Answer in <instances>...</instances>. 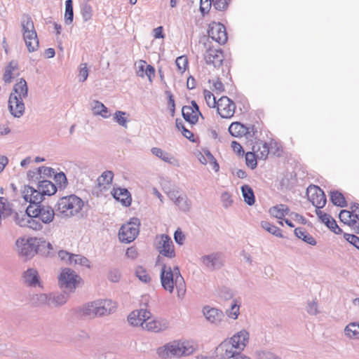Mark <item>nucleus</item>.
Here are the masks:
<instances>
[{
	"label": "nucleus",
	"mask_w": 359,
	"mask_h": 359,
	"mask_svg": "<svg viewBox=\"0 0 359 359\" xmlns=\"http://www.w3.org/2000/svg\"><path fill=\"white\" fill-rule=\"evenodd\" d=\"M160 278L161 285L165 291L172 293L175 288L178 299H182L184 297L187 292L186 283L178 266L172 269L170 266L163 264Z\"/></svg>",
	"instance_id": "nucleus-1"
},
{
	"label": "nucleus",
	"mask_w": 359,
	"mask_h": 359,
	"mask_svg": "<svg viewBox=\"0 0 359 359\" xmlns=\"http://www.w3.org/2000/svg\"><path fill=\"white\" fill-rule=\"evenodd\" d=\"M196 348V346L193 341L175 340L158 347L156 353L161 359H170L189 355Z\"/></svg>",
	"instance_id": "nucleus-2"
},
{
	"label": "nucleus",
	"mask_w": 359,
	"mask_h": 359,
	"mask_svg": "<svg viewBox=\"0 0 359 359\" xmlns=\"http://www.w3.org/2000/svg\"><path fill=\"white\" fill-rule=\"evenodd\" d=\"M28 95V87L26 81L20 79L13 86L8 99V109L15 118H20L25 110L24 99Z\"/></svg>",
	"instance_id": "nucleus-3"
},
{
	"label": "nucleus",
	"mask_w": 359,
	"mask_h": 359,
	"mask_svg": "<svg viewBox=\"0 0 359 359\" xmlns=\"http://www.w3.org/2000/svg\"><path fill=\"white\" fill-rule=\"evenodd\" d=\"M57 191L56 186L49 180L40 181L37 189L29 185H25L21 190L22 196L25 201L41 203L44 196H52Z\"/></svg>",
	"instance_id": "nucleus-4"
},
{
	"label": "nucleus",
	"mask_w": 359,
	"mask_h": 359,
	"mask_svg": "<svg viewBox=\"0 0 359 359\" xmlns=\"http://www.w3.org/2000/svg\"><path fill=\"white\" fill-rule=\"evenodd\" d=\"M116 306V303L111 299H98L84 304L79 309V313L90 318L100 317L114 312Z\"/></svg>",
	"instance_id": "nucleus-5"
},
{
	"label": "nucleus",
	"mask_w": 359,
	"mask_h": 359,
	"mask_svg": "<svg viewBox=\"0 0 359 359\" xmlns=\"http://www.w3.org/2000/svg\"><path fill=\"white\" fill-rule=\"evenodd\" d=\"M83 205L82 199L74 194L62 197L56 205L57 215L61 218L74 217L81 211Z\"/></svg>",
	"instance_id": "nucleus-6"
},
{
	"label": "nucleus",
	"mask_w": 359,
	"mask_h": 359,
	"mask_svg": "<svg viewBox=\"0 0 359 359\" xmlns=\"http://www.w3.org/2000/svg\"><path fill=\"white\" fill-rule=\"evenodd\" d=\"M21 27L23 39L28 51L29 53L36 51L39 48V41L31 17L24 15L21 21Z\"/></svg>",
	"instance_id": "nucleus-7"
},
{
	"label": "nucleus",
	"mask_w": 359,
	"mask_h": 359,
	"mask_svg": "<svg viewBox=\"0 0 359 359\" xmlns=\"http://www.w3.org/2000/svg\"><path fill=\"white\" fill-rule=\"evenodd\" d=\"M16 251L20 257L25 259H30L37 254L39 242L36 238L21 237L15 242Z\"/></svg>",
	"instance_id": "nucleus-8"
},
{
	"label": "nucleus",
	"mask_w": 359,
	"mask_h": 359,
	"mask_svg": "<svg viewBox=\"0 0 359 359\" xmlns=\"http://www.w3.org/2000/svg\"><path fill=\"white\" fill-rule=\"evenodd\" d=\"M27 212L34 217H37L42 223L48 224L55 217V211L49 205H42L41 203L28 201Z\"/></svg>",
	"instance_id": "nucleus-9"
},
{
	"label": "nucleus",
	"mask_w": 359,
	"mask_h": 359,
	"mask_svg": "<svg viewBox=\"0 0 359 359\" xmlns=\"http://www.w3.org/2000/svg\"><path fill=\"white\" fill-rule=\"evenodd\" d=\"M140 219L133 217L128 222L124 224L120 228L118 237L122 243H129L133 242L140 232Z\"/></svg>",
	"instance_id": "nucleus-10"
},
{
	"label": "nucleus",
	"mask_w": 359,
	"mask_h": 359,
	"mask_svg": "<svg viewBox=\"0 0 359 359\" xmlns=\"http://www.w3.org/2000/svg\"><path fill=\"white\" fill-rule=\"evenodd\" d=\"M80 277L76 272L69 268L63 269L58 276V284L65 292H73L77 285Z\"/></svg>",
	"instance_id": "nucleus-11"
},
{
	"label": "nucleus",
	"mask_w": 359,
	"mask_h": 359,
	"mask_svg": "<svg viewBox=\"0 0 359 359\" xmlns=\"http://www.w3.org/2000/svg\"><path fill=\"white\" fill-rule=\"evenodd\" d=\"M201 265L207 270L219 269L224 265L223 256L219 252H212L200 258Z\"/></svg>",
	"instance_id": "nucleus-12"
},
{
	"label": "nucleus",
	"mask_w": 359,
	"mask_h": 359,
	"mask_svg": "<svg viewBox=\"0 0 359 359\" xmlns=\"http://www.w3.org/2000/svg\"><path fill=\"white\" fill-rule=\"evenodd\" d=\"M156 248L158 252L168 258H173L175 256L173 243L168 235L162 234L156 238Z\"/></svg>",
	"instance_id": "nucleus-13"
},
{
	"label": "nucleus",
	"mask_w": 359,
	"mask_h": 359,
	"mask_svg": "<svg viewBox=\"0 0 359 359\" xmlns=\"http://www.w3.org/2000/svg\"><path fill=\"white\" fill-rule=\"evenodd\" d=\"M308 199L316 208H323L326 204V196L324 191L318 186L310 185L306 190Z\"/></svg>",
	"instance_id": "nucleus-14"
},
{
	"label": "nucleus",
	"mask_w": 359,
	"mask_h": 359,
	"mask_svg": "<svg viewBox=\"0 0 359 359\" xmlns=\"http://www.w3.org/2000/svg\"><path fill=\"white\" fill-rule=\"evenodd\" d=\"M208 36L219 44H224L228 39L225 27L220 22H212L209 25Z\"/></svg>",
	"instance_id": "nucleus-15"
},
{
	"label": "nucleus",
	"mask_w": 359,
	"mask_h": 359,
	"mask_svg": "<svg viewBox=\"0 0 359 359\" xmlns=\"http://www.w3.org/2000/svg\"><path fill=\"white\" fill-rule=\"evenodd\" d=\"M229 133L236 137L245 136L247 139L255 137L257 133L254 126H246L239 122H233L229 127Z\"/></svg>",
	"instance_id": "nucleus-16"
},
{
	"label": "nucleus",
	"mask_w": 359,
	"mask_h": 359,
	"mask_svg": "<svg viewBox=\"0 0 359 359\" xmlns=\"http://www.w3.org/2000/svg\"><path fill=\"white\" fill-rule=\"evenodd\" d=\"M217 108L222 118H230L235 113L236 105L228 97L222 96L217 101Z\"/></svg>",
	"instance_id": "nucleus-17"
},
{
	"label": "nucleus",
	"mask_w": 359,
	"mask_h": 359,
	"mask_svg": "<svg viewBox=\"0 0 359 359\" xmlns=\"http://www.w3.org/2000/svg\"><path fill=\"white\" fill-rule=\"evenodd\" d=\"M217 352L222 359H236L241 353L238 351L233 343L228 338L224 340L217 348Z\"/></svg>",
	"instance_id": "nucleus-18"
},
{
	"label": "nucleus",
	"mask_w": 359,
	"mask_h": 359,
	"mask_svg": "<svg viewBox=\"0 0 359 359\" xmlns=\"http://www.w3.org/2000/svg\"><path fill=\"white\" fill-rule=\"evenodd\" d=\"M151 316V313L146 309H140L132 311L128 317V323L133 326H141L145 325L147 320Z\"/></svg>",
	"instance_id": "nucleus-19"
},
{
	"label": "nucleus",
	"mask_w": 359,
	"mask_h": 359,
	"mask_svg": "<svg viewBox=\"0 0 359 359\" xmlns=\"http://www.w3.org/2000/svg\"><path fill=\"white\" fill-rule=\"evenodd\" d=\"M170 326V323L165 318H151V316L147 320L146 323L143 325V329L154 332H159L167 330Z\"/></svg>",
	"instance_id": "nucleus-20"
},
{
	"label": "nucleus",
	"mask_w": 359,
	"mask_h": 359,
	"mask_svg": "<svg viewBox=\"0 0 359 359\" xmlns=\"http://www.w3.org/2000/svg\"><path fill=\"white\" fill-rule=\"evenodd\" d=\"M229 339L233 343L237 351L242 353V351L249 343L250 334L246 330L243 329L236 332Z\"/></svg>",
	"instance_id": "nucleus-21"
},
{
	"label": "nucleus",
	"mask_w": 359,
	"mask_h": 359,
	"mask_svg": "<svg viewBox=\"0 0 359 359\" xmlns=\"http://www.w3.org/2000/svg\"><path fill=\"white\" fill-rule=\"evenodd\" d=\"M23 282L29 287H41V278L38 271L34 268H29L25 271L22 276Z\"/></svg>",
	"instance_id": "nucleus-22"
},
{
	"label": "nucleus",
	"mask_w": 359,
	"mask_h": 359,
	"mask_svg": "<svg viewBox=\"0 0 359 359\" xmlns=\"http://www.w3.org/2000/svg\"><path fill=\"white\" fill-rule=\"evenodd\" d=\"M204 59L208 65H212L217 67L222 65L224 55L221 50L209 48L204 55Z\"/></svg>",
	"instance_id": "nucleus-23"
},
{
	"label": "nucleus",
	"mask_w": 359,
	"mask_h": 359,
	"mask_svg": "<svg viewBox=\"0 0 359 359\" xmlns=\"http://www.w3.org/2000/svg\"><path fill=\"white\" fill-rule=\"evenodd\" d=\"M316 214L320 221L334 233L336 234H340L342 233L341 229L339 227L336 221L329 214L324 213L320 210H316Z\"/></svg>",
	"instance_id": "nucleus-24"
},
{
	"label": "nucleus",
	"mask_w": 359,
	"mask_h": 359,
	"mask_svg": "<svg viewBox=\"0 0 359 359\" xmlns=\"http://www.w3.org/2000/svg\"><path fill=\"white\" fill-rule=\"evenodd\" d=\"M151 152L154 156H156L165 163H168L174 166L180 165L178 160L176 159L174 156L159 147H152L151 149Z\"/></svg>",
	"instance_id": "nucleus-25"
},
{
	"label": "nucleus",
	"mask_w": 359,
	"mask_h": 359,
	"mask_svg": "<svg viewBox=\"0 0 359 359\" xmlns=\"http://www.w3.org/2000/svg\"><path fill=\"white\" fill-rule=\"evenodd\" d=\"M203 315L207 320L211 323L217 324L222 320L223 312L216 308L205 306L203 310Z\"/></svg>",
	"instance_id": "nucleus-26"
},
{
	"label": "nucleus",
	"mask_w": 359,
	"mask_h": 359,
	"mask_svg": "<svg viewBox=\"0 0 359 359\" xmlns=\"http://www.w3.org/2000/svg\"><path fill=\"white\" fill-rule=\"evenodd\" d=\"M114 198L123 205L128 207L131 204L132 198L130 192L123 188L114 189L112 191Z\"/></svg>",
	"instance_id": "nucleus-27"
},
{
	"label": "nucleus",
	"mask_w": 359,
	"mask_h": 359,
	"mask_svg": "<svg viewBox=\"0 0 359 359\" xmlns=\"http://www.w3.org/2000/svg\"><path fill=\"white\" fill-rule=\"evenodd\" d=\"M339 217L341 222L349 226L355 233H359V226H357L358 223L355 221L351 210H341Z\"/></svg>",
	"instance_id": "nucleus-28"
},
{
	"label": "nucleus",
	"mask_w": 359,
	"mask_h": 359,
	"mask_svg": "<svg viewBox=\"0 0 359 359\" xmlns=\"http://www.w3.org/2000/svg\"><path fill=\"white\" fill-rule=\"evenodd\" d=\"M252 150L256 154L259 159H266L269 154V146L266 142L262 140L255 141L252 145Z\"/></svg>",
	"instance_id": "nucleus-29"
},
{
	"label": "nucleus",
	"mask_w": 359,
	"mask_h": 359,
	"mask_svg": "<svg viewBox=\"0 0 359 359\" xmlns=\"http://www.w3.org/2000/svg\"><path fill=\"white\" fill-rule=\"evenodd\" d=\"M183 118L191 124H195L198 120V115H201L199 110H194V107L184 106L182 109Z\"/></svg>",
	"instance_id": "nucleus-30"
},
{
	"label": "nucleus",
	"mask_w": 359,
	"mask_h": 359,
	"mask_svg": "<svg viewBox=\"0 0 359 359\" xmlns=\"http://www.w3.org/2000/svg\"><path fill=\"white\" fill-rule=\"evenodd\" d=\"M91 109L94 115L100 116L104 118H108L111 116L108 108L98 100H93L91 102Z\"/></svg>",
	"instance_id": "nucleus-31"
},
{
	"label": "nucleus",
	"mask_w": 359,
	"mask_h": 359,
	"mask_svg": "<svg viewBox=\"0 0 359 359\" xmlns=\"http://www.w3.org/2000/svg\"><path fill=\"white\" fill-rule=\"evenodd\" d=\"M344 334L350 339L359 340V323L352 322L348 323L344 328Z\"/></svg>",
	"instance_id": "nucleus-32"
},
{
	"label": "nucleus",
	"mask_w": 359,
	"mask_h": 359,
	"mask_svg": "<svg viewBox=\"0 0 359 359\" xmlns=\"http://www.w3.org/2000/svg\"><path fill=\"white\" fill-rule=\"evenodd\" d=\"M294 234L298 238L302 239L305 243L311 245H316V239L310 233H309L304 228H296L294 229Z\"/></svg>",
	"instance_id": "nucleus-33"
},
{
	"label": "nucleus",
	"mask_w": 359,
	"mask_h": 359,
	"mask_svg": "<svg viewBox=\"0 0 359 359\" xmlns=\"http://www.w3.org/2000/svg\"><path fill=\"white\" fill-rule=\"evenodd\" d=\"M289 211L288 207L284 204L273 206L269 210L270 214L278 219H283L288 214Z\"/></svg>",
	"instance_id": "nucleus-34"
},
{
	"label": "nucleus",
	"mask_w": 359,
	"mask_h": 359,
	"mask_svg": "<svg viewBox=\"0 0 359 359\" xmlns=\"http://www.w3.org/2000/svg\"><path fill=\"white\" fill-rule=\"evenodd\" d=\"M68 299V296L66 294L50 293V306L57 307L64 305Z\"/></svg>",
	"instance_id": "nucleus-35"
},
{
	"label": "nucleus",
	"mask_w": 359,
	"mask_h": 359,
	"mask_svg": "<svg viewBox=\"0 0 359 359\" xmlns=\"http://www.w3.org/2000/svg\"><path fill=\"white\" fill-rule=\"evenodd\" d=\"M241 191L244 201L248 205H254L255 198L252 189L249 185L245 184L241 187Z\"/></svg>",
	"instance_id": "nucleus-36"
},
{
	"label": "nucleus",
	"mask_w": 359,
	"mask_h": 359,
	"mask_svg": "<svg viewBox=\"0 0 359 359\" xmlns=\"http://www.w3.org/2000/svg\"><path fill=\"white\" fill-rule=\"evenodd\" d=\"M18 63L17 61L12 60L6 66L4 74V81L5 83H11L13 77V72L18 70Z\"/></svg>",
	"instance_id": "nucleus-37"
},
{
	"label": "nucleus",
	"mask_w": 359,
	"mask_h": 359,
	"mask_svg": "<svg viewBox=\"0 0 359 359\" xmlns=\"http://www.w3.org/2000/svg\"><path fill=\"white\" fill-rule=\"evenodd\" d=\"M175 204L180 210L184 212H189L191 208V201L186 195L181 196L178 198Z\"/></svg>",
	"instance_id": "nucleus-38"
},
{
	"label": "nucleus",
	"mask_w": 359,
	"mask_h": 359,
	"mask_svg": "<svg viewBox=\"0 0 359 359\" xmlns=\"http://www.w3.org/2000/svg\"><path fill=\"white\" fill-rule=\"evenodd\" d=\"M330 200L335 205L339 207H346L347 205L344 195L338 191H330Z\"/></svg>",
	"instance_id": "nucleus-39"
},
{
	"label": "nucleus",
	"mask_w": 359,
	"mask_h": 359,
	"mask_svg": "<svg viewBox=\"0 0 359 359\" xmlns=\"http://www.w3.org/2000/svg\"><path fill=\"white\" fill-rule=\"evenodd\" d=\"M12 208L8 200L4 197H0V226H1L2 217H6L11 213Z\"/></svg>",
	"instance_id": "nucleus-40"
},
{
	"label": "nucleus",
	"mask_w": 359,
	"mask_h": 359,
	"mask_svg": "<svg viewBox=\"0 0 359 359\" xmlns=\"http://www.w3.org/2000/svg\"><path fill=\"white\" fill-rule=\"evenodd\" d=\"M261 226L265 229L269 233L276 236L278 238H283V236L282 234V231L276 226L273 225V224L267 222V221H262L261 222Z\"/></svg>",
	"instance_id": "nucleus-41"
},
{
	"label": "nucleus",
	"mask_w": 359,
	"mask_h": 359,
	"mask_svg": "<svg viewBox=\"0 0 359 359\" xmlns=\"http://www.w3.org/2000/svg\"><path fill=\"white\" fill-rule=\"evenodd\" d=\"M239 313L240 305L238 304L237 300L233 299L231 302L230 308L226 309V314L229 318L236 320L238 318Z\"/></svg>",
	"instance_id": "nucleus-42"
},
{
	"label": "nucleus",
	"mask_w": 359,
	"mask_h": 359,
	"mask_svg": "<svg viewBox=\"0 0 359 359\" xmlns=\"http://www.w3.org/2000/svg\"><path fill=\"white\" fill-rule=\"evenodd\" d=\"M114 120L121 126L126 128L128 127V118L127 114L123 111H116L114 114Z\"/></svg>",
	"instance_id": "nucleus-43"
},
{
	"label": "nucleus",
	"mask_w": 359,
	"mask_h": 359,
	"mask_svg": "<svg viewBox=\"0 0 359 359\" xmlns=\"http://www.w3.org/2000/svg\"><path fill=\"white\" fill-rule=\"evenodd\" d=\"M176 127L179 130H181L182 135L184 137H185L187 139L190 140L191 142H194V135L193 133L188 129H187L184 125L183 121L180 119L177 118L175 121Z\"/></svg>",
	"instance_id": "nucleus-44"
},
{
	"label": "nucleus",
	"mask_w": 359,
	"mask_h": 359,
	"mask_svg": "<svg viewBox=\"0 0 359 359\" xmlns=\"http://www.w3.org/2000/svg\"><path fill=\"white\" fill-rule=\"evenodd\" d=\"M74 11L72 6V0H67L65 1V21L67 24L69 25L73 22Z\"/></svg>",
	"instance_id": "nucleus-45"
},
{
	"label": "nucleus",
	"mask_w": 359,
	"mask_h": 359,
	"mask_svg": "<svg viewBox=\"0 0 359 359\" xmlns=\"http://www.w3.org/2000/svg\"><path fill=\"white\" fill-rule=\"evenodd\" d=\"M33 300L37 306H50V294L41 293L36 294Z\"/></svg>",
	"instance_id": "nucleus-46"
},
{
	"label": "nucleus",
	"mask_w": 359,
	"mask_h": 359,
	"mask_svg": "<svg viewBox=\"0 0 359 359\" xmlns=\"http://www.w3.org/2000/svg\"><path fill=\"white\" fill-rule=\"evenodd\" d=\"M135 275L142 283H149L151 281V277L149 273L144 267L141 266H139L136 268Z\"/></svg>",
	"instance_id": "nucleus-47"
},
{
	"label": "nucleus",
	"mask_w": 359,
	"mask_h": 359,
	"mask_svg": "<svg viewBox=\"0 0 359 359\" xmlns=\"http://www.w3.org/2000/svg\"><path fill=\"white\" fill-rule=\"evenodd\" d=\"M29 220V215L27 212V208L25 212L15 213V223L22 227H27Z\"/></svg>",
	"instance_id": "nucleus-48"
},
{
	"label": "nucleus",
	"mask_w": 359,
	"mask_h": 359,
	"mask_svg": "<svg viewBox=\"0 0 359 359\" xmlns=\"http://www.w3.org/2000/svg\"><path fill=\"white\" fill-rule=\"evenodd\" d=\"M81 13L84 22H88L92 18L93 8L87 2L83 3L81 7Z\"/></svg>",
	"instance_id": "nucleus-49"
},
{
	"label": "nucleus",
	"mask_w": 359,
	"mask_h": 359,
	"mask_svg": "<svg viewBox=\"0 0 359 359\" xmlns=\"http://www.w3.org/2000/svg\"><path fill=\"white\" fill-rule=\"evenodd\" d=\"M77 264L87 268L90 267V262L86 257L81 255L74 254V258L72 259V265Z\"/></svg>",
	"instance_id": "nucleus-50"
},
{
	"label": "nucleus",
	"mask_w": 359,
	"mask_h": 359,
	"mask_svg": "<svg viewBox=\"0 0 359 359\" xmlns=\"http://www.w3.org/2000/svg\"><path fill=\"white\" fill-rule=\"evenodd\" d=\"M257 359H281L278 355L266 350H258L255 352Z\"/></svg>",
	"instance_id": "nucleus-51"
},
{
	"label": "nucleus",
	"mask_w": 359,
	"mask_h": 359,
	"mask_svg": "<svg viewBox=\"0 0 359 359\" xmlns=\"http://www.w3.org/2000/svg\"><path fill=\"white\" fill-rule=\"evenodd\" d=\"M256 154L253 151H249L245 154L246 165L251 169H255L257 165Z\"/></svg>",
	"instance_id": "nucleus-52"
},
{
	"label": "nucleus",
	"mask_w": 359,
	"mask_h": 359,
	"mask_svg": "<svg viewBox=\"0 0 359 359\" xmlns=\"http://www.w3.org/2000/svg\"><path fill=\"white\" fill-rule=\"evenodd\" d=\"M203 95L205 102L209 107L215 108L217 105L215 97L210 91L204 90Z\"/></svg>",
	"instance_id": "nucleus-53"
},
{
	"label": "nucleus",
	"mask_w": 359,
	"mask_h": 359,
	"mask_svg": "<svg viewBox=\"0 0 359 359\" xmlns=\"http://www.w3.org/2000/svg\"><path fill=\"white\" fill-rule=\"evenodd\" d=\"M29 215V220L27 227L34 230H41L43 228L40 220L37 217H32L30 214Z\"/></svg>",
	"instance_id": "nucleus-54"
},
{
	"label": "nucleus",
	"mask_w": 359,
	"mask_h": 359,
	"mask_svg": "<svg viewBox=\"0 0 359 359\" xmlns=\"http://www.w3.org/2000/svg\"><path fill=\"white\" fill-rule=\"evenodd\" d=\"M176 65L181 73L184 72L188 66V59L186 56L178 57L175 60Z\"/></svg>",
	"instance_id": "nucleus-55"
},
{
	"label": "nucleus",
	"mask_w": 359,
	"mask_h": 359,
	"mask_svg": "<svg viewBox=\"0 0 359 359\" xmlns=\"http://www.w3.org/2000/svg\"><path fill=\"white\" fill-rule=\"evenodd\" d=\"M221 201L224 208H229L233 204L231 194L228 191H224L221 195Z\"/></svg>",
	"instance_id": "nucleus-56"
},
{
	"label": "nucleus",
	"mask_w": 359,
	"mask_h": 359,
	"mask_svg": "<svg viewBox=\"0 0 359 359\" xmlns=\"http://www.w3.org/2000/svg\"><path fill=\"white\" fill-rule=\"evenodd\" d=\"M58 257L66 264L72 265V259L74 258V254L66 250H60L58 252Z\"/></svg>",
	"instance_id": "nucleus-57"
},
{
	"label": "nucleus",
	"mask_w": 359,
	"mask_h": 359,
	"mask_svg": "<svg viewBox=\"0 0 359 359\" xmlns=\"http://www.w3.org/2000/svg\"><path fill=\"white\" fill-rule=\"evenodd\" d=\"M147 65L146 61L142 60H139L136 64V74L141 78H144L145 69Z\"/></svg>",
	"instance_id": "nucleus-58"
},
{
	"label": "nucleus",
	"mask_w": 359,
	"mask_h": 359,
	"mask_svg": "<svg viewBox=\"0 0 359 359\" xmlns=\"http://www.w3.org/2000/svg\"><path fill=\"white\" fill-rule=\"evenodd\" d=\"M205 156L209 159V163L212 165V168L215 172L219 171V165L218 163L217 162L215 158L211 154V152L209 150H208V149H205Z\"/></svg>",
	"instance_id": "nucleus-59"
},
{
	"label": "nucleus",
	"mask_w": 359,
	"mask_h": 359,
	"mask_svg": "<svg viewBox=\"0 0 359 359\" xmlns=\"http://www.w3.org/2000/svg\"><path fill=\"white\" fill-rule=\"evenodd\" d=\"M213 6L216 10L224 11L225 10L230 2V0H212Z\"/></svg>",
	"instance_id": "nucleus-60"
},
{
	"label": "nucleus",
	"mask_w": 359,
	"mask_h": 359,
	"mask_svg": "<svg viewBox=\"0 0 359 359\" xmlns=\"http://www.w3.org/2000/svg\"><path fill=\"white\" fill-rule=\"evenodd\" d=\"M344 237L349 243L359 250V237L349 233H344Z\"/></svg>",
	"instance_id": "nucleus-61"
},
{
	"label": "nucleus",
	"mask_w": 359,
	"mask_h": 359,
	"mask_svg": "<svg viewBox=\"0 0 359 359\" xmlns=\"http://www.w3.org/2000/svg\"><path fill=\"white\" fill-rule=\"evenodd\" d=\"M55 180L60 188H65L67 184L66 175L63 172L57 173L55 175Z\"/></svg>",
	"instance_id": "nucleus-62"
},
{
	"label": "nucleus",
	"mask_w": 359,
	"mask_h": 359,
	"mask_svg": "<svg viewBox=\"0 0 359 359\" xmlns=\"http://www.w3.org/2000/svg\"><path fill=\"white\" fill-rule=\"evenodd\" d=\"M121 278V273L117 269H112L109 271L108 279L113 282L116 283Z\"/></svg>",
	"instance_id": "nucleus-63"
},
{
	"label": "nucleus",
	"mask_w": 359,
	"mask_h": 359,
	"mask_svg": "<svg viewBox=\"0 0 359 359\" xmlns=\"http://www.w3.org/2000/svg\"><path fill=\"white\" fill-rule=\"evenodd\" d=\"M104 184H110L112 182L114 178V173L112 171L106 170L100 176Z\"/></svg>",
	"instance_id": "nucleus-64"
}]
</instances>
